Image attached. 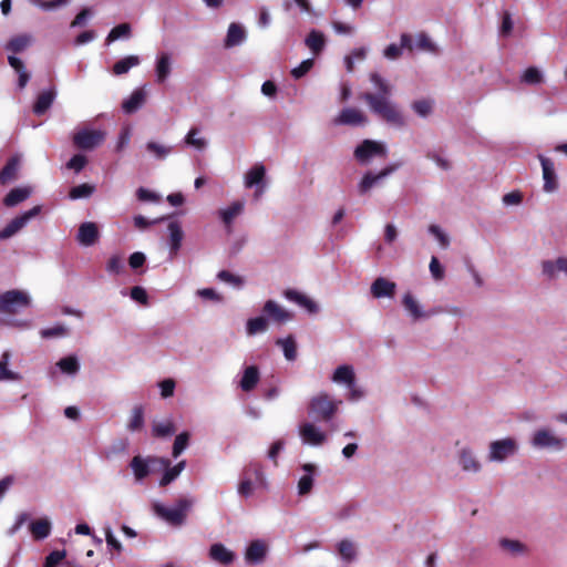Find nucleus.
I'll return each mask as SVG.
<instances>
[{
    "label": "nucleus",
    "instance_id": "obj_64",
    "mask_svg": "<svg viewBox=\"0 0 567 567\" xmlns=\"http://www.w3.org/2000/svg\"><path fill=\"white\" fill-rule=\"evenodd\" d=\"M124 270V262L121 256H112L106 264V271L112 275H120Z\"/></svg>",
    "mask_w": 567,
    "mask_h": 567
},
{
    "label": "nucleus",
    "instance_id": "obj_2",
    "mask_svg": "<svg viewBox=\"0 0 567 567\" xmlns=\"http://www.w3.org/2000/svg\"><path fill=\"white\" fill-rule=\"evenodd\" d=\"M528 443L535 451L560 453L567 447V437L551 427L540 426L533 431Z\"/></svg>",
    "mask_w": 567,
    "mask_h": 567
},
{
    "label": "nucleus",
    "instance_id": "obj_22",
    "mask_svg": "<svg viewBox=\"0 0 567 567\" xmlns=\"http://www.w3.org/2000/svg\"><path fill=\"white\" fill-rule=\"evenodd\" d=\"M168 230V245H169V258L173 259L177 256L182 241L184 238V231L179 221H171L167 226Z\"/></svg>",
    "mask_w": 567,
    "mask_h": 567
},
{
    "label": "nucleus",
    "instance_id": "obj_61",
    "mask_svg": "<svg viewBox=\"0 0 567 567\" xmlns=\"http://www.w3.org/2000/svg\"><path fill=\"white\" fill-rule=\"evenodd\" d=\"M217 278L225 282V284H228L233 287H236V288H240L243 285H244V280L241 277L237 276V275H234L231 274L230 271L228 270H220L218 274H217Z\"/></svg>",
    "mask_w": 567,
    "mask_h": 567
},
{
    "label": "nucleus",
    "instance_id": "obj_7",
    "mask_svg": "<svg viewBox=\"0 0 567 567\" xmlns=\"http://www.w3.org/2000/svg\"><path fill=\"white\" fill-rule=\"evenodd\" d=\"M353 154L360 164L365 165L374 157L385 158L388 156V148L382 142L364 140L355 147Z\"/></svg>",
    "mask_w": 567,
    "mask_h": 567
},
{
    "label": "nucleus",
    "instance_id": "obj_4",
    "mask_svg": "<svg viewBox=\"0 0 567 567\" xmlns=\"http://www.w3.org/2000/svg\"><path fill=\"white\" fill-rule=\"evenodd\" d=\"M194 501L190 498H179L172 507H167L161 503H154L153 509L157 516L173 526H182L187 517V512L193 506Z\"/></svg>",
    "mask_w": 567,
    "mask_h": 567
},
{
    "label": "nucleus",
    "instance_id": "obj_27",
    "mask_svg": "<svg viewBox=\"0 0 567 567\" xmlns=\"http://www.w3.org/2000/svg\"><path fill=\"white\" fill-rule=\"evenodd\" d=\"M245 209L244 200H235L228 207L219 209L218 216L228 231L231 228L233 221L236 217L241 215Z\"/></svg>",
    "mask_w": 567,
    "mask_h": 567
},
{
    "label": "nucleus",
    "instance_id": "obj_40",
    "mask_svg": "<svg viewBox=\"0 0 567 567\" xmlns=\"http://www.w3.org/2000/svg\"><path fill=\"white\" fill-rule=\"evenodd\" d=\"M331 380L337 384H343L346 386L351 385V383L355 381L354 370L348 364L339 365L334 370Z\"/></svg>",
    "mask_w": 567,
    "mask_h": 567
},
{
    "label": "nucleus",
    "instance_id": "obj_31",
    "mask_svg": "<svg viewBox=\"0 0 567 567\" xmlns=\"http://www.w3.org/2000/svg\"><path fill=\"white\" fill-rule=\"evenodd\" d=\"M172 71V59L166 52L157 55L155 63V75L157 83H164L171 75Z\"/></svg>",
    "mask_w": 567,
    "mask_h": 567
},
{
    "label": "nucleus",
    "instance_id": "obj_14",
    "mask_svg": "<svg viewBox=\"0 0 567 567\" xmlns=\"http://www.w3.org/2000/svg\"><path fill=\"white\" fill-rule=\"evenodd\" d=\"M543 173V190L547 194L555 193L559 187L558 176L556 173L555 163L551 158L542 154L538 155Z\"/></svg>",
    "mask_w": 567,
    "mask_h": 567
},
{
    "label": "nucleus",
    "instance_id": "obj_42",
    "mask_svg": "<svg viewBox=\"0 0 567 567\" xmlns=\"http://www.w3.org/2000/svg\"><path fill=\"white\" fill-rule=\"evenodd\" d=\"M10 352L4 351L0 359V382L3 381H20L22 379L21 374L8 369V364L10 361Z\"/></svg>",
    "mask_w": 567,
    "mask_h": 567
},
{
    "label": "nucleus",
    "instance_id": "obj_13",
    "mask_svg": "<svg viewBox=\"0 0 567 567\" xmlns=\"http://www.w3.org/2000/svg\"><path fill=\"white\" fill-rule=\"evenodd\" d=\"M497 547L502 555L512 559L526 557L530 551L526 543L509 537L498 538Z\"/></svg>",
    "mask_w": 567,
    "mask_h": 567
},
{
    "label": "nucleus",
    "instance_id": "obj_41",
    "mask_svg": "<svg viewBox=\"0 0 567 567\" xmlns=\"http://www.w3.org/2000/svg\"><path fill=\"white\" fill-rule=\"evenodd\" d=\"M29 528L33 538L37 540H41L50 535L52 525L49 518H40L32 522Z\"/></svg>",
    "mask_w": 567,
    "mask_h": 567
},
{
    "label": "nucleus",
    "instance_id": "obj_28",
    "mask_svg": "<svg viewBox=\"0 0 567 567\" xmlns=\"http://www.w3.org/2000/svg\"><path fill=\"white\" fill-rule=\"evenodd\" d=\"M208 555L213 561L224 566L230 565L236 558L235 553L228 549L221 543L213 544L209 548Z\"/></svg>",
    "mask_w": 567,
    "mask_h": 567
},
{
    "label": "nucleus",
    "instance_id": "obj_52",
    "mask_svg": "<svg viewBox=\"0 0 567 567\" xmlns=\"http://www.w3.org/2000/svg\"><path fill=\"white\" fill-rule=\"evenodd\" d=\"M245 475L250 478L254 477L256 484L266 487L267 481L260 464L250 463L245 470Z\"/></svg>",
    "mask_w": 567,
    "mask_h": 567
},
{
    "label": "nucleus",
    "instance_id": "obj_35",
    "mask_svg": "<svg viewBox=\"0 0 567 567\" xmlns=\"http://www.w3.org/2000/svg\"><path fill=\"white\" fill-rule=\"evenodd\" d=\"M337 551L342 561L347 564L353 563L358 556L357 545L354 544V542L348 538L341 539L337 544Z\"/></svg>",
    "mask_w": 567,
    "mask_h": 567
},
{
    "label": "nucleus",
    "instance_id": "obj_20",
    "mask_svg": "<svg viewBox=\"0 0 567 567\" xmlns=\"http://www.w3.org/2000/svg\"><path fill=\"white\" fill-rule=\"evenodd\" d=\"M100 231L97 225L93 221H84L79 226L76 240L81 246L91 247L97 243Z\"/></svg>",
    "mask_w": 567,
    "mask_h": 567
},
{
    "label": "nucleus",
    "instance_id": "obj_11",
    "mask_svg": "<svg viewBox=\"0 0 567 567\" xmlns=\"http://www.w3.org/2000/svg\"><path fill=\"white\" fill-rule=\"evenodd\" d=\"M400 164H391L382 168L379 173L367 172L358 184L360 195L368 194L373 187L379 186L386 177L394 173Z\"/></svg>",
    "mask_w": 567,
    "mask_h": 567
},
{
    "label": "nucleus",
    "instance_id": "obj_63",
    "mask_svg": "<svg viewBox=\"0 0 567 567\" xmlns=\"http://www.w3.org/2000/svg\"><path fill=\"white\" fill-rule=\"evenodd\" d=\"M429 233L435 237L442 248L449 247L450 238L439 225H430Z\"/></svg>",
    "mask_w": 567,
    "mask_h": 567
},
{
    "label": "nucleus",
    "instance_id": "obj_62",
    "mask_svg": "<svg viewBox=\"0 0 567 567\" xmlns=\"http://www.w3.org/2000/svg\"><path fill=\"white\" fill-rule=\"evenodd\" d=\"M522 81L527 84H538L543 81V74L537 68L530 66L523 73Z\"/></svg>",
    "mask_w": 567,
    "mask_h": 567
},
{
    "label": "nucleus",
    "instance_id": "obj_32",
    "mask_svg": "<svg viewBox=\"0 0 567 567\" xmlns=\"http://www.w3.org/2000/svg\"><path fill=\"white\" fill-rule=\"evenodd\" d=\"M260 380V373L256 365H249L244 369L239 386L245 392L252 391Z\"/></svg>",
    "mask_w": 567,
    "mask_h": 567
},
{
    "label": "nucleus",
    "instance_id": "obj_25",
    "mask_svg": "<svg viewBox=\"0 0 567 567\" xmlns=\"http://www.w3.org/2000/svg\"><path fill=\"white\" fill-rule=\"evenodd\" d=\"M371 293L374 298H392L396 290V284L384 278H377L371 285Z\"/></svg>",
    "mask_w": 567,
    "mask_h": 567
},
{
    "label": "nucleus",
    "instance_id": "obj_26",
    "mask_svg": "<svg viewBox=\"0 0 567 567\" xmlns=\"http://www.w3.org/2000/svg\"><path fill=\"white\" fill-rule=\"evenodd\" d=\"M157 463H159L165 468V472L159 481L161 486H166L175 481L186 466V461H181L176 465L171 466V461L167 458H158Z\"/></svg>",
    "mask_w": 567,
    "mask_h": 567
},
{
    "label": "nucleus",
    "instance_id": "obj_6",
    "mask_svg": "<svg viewBox=\"0 0 567 567\" xmlns=\"http://www.w3.org/2000/svg\"><path fill=\"white\" fill-rule=\"evenodd\" d=\"M32 305L31 296L23 290H8L0 293V313L17 315Z\"/></svg>",
    "mask_w": 567,
    "mask_h": 567
},
{
    "label": "nucleus",
    "instance_id": "obj_5",
    "mask_svg": "<svg viewBox=\"0 0 567 567\" xmlns=\"http://www.w3.org/2000/svg\"><path fill=\"white\" fill-rule=\"evenodd\" d=\"M519 443L516 439L506 436L488 443L487 461L491 463H505L518 454Z\"/></svg>",
    "mask_w": 567,
    "mask_h": 567
},
{
    "label": "nucleus",
    "instance_id": "obj_34",
    "mask_svg": "<svg viewBox=\"0 0 567 567\" xmlns=\"http://www.w3.org/2000/svg\"><path fill=\"white\" fill-rule=\"evenodd\" d=\"M305 474L299 478L298 482V494L307 495L311 492L315 482L316 465L305 464L302 466Z\"/></svg>",
    "mask_w": 567,
    "mask_h": 567
},
{
    "label": "nucleus",
    "instance_id": "obj_50",
    "mask_svg": "<svg viewBox=\"0 0 567 567\" xmlns=\"http://www.w3.org/2000/svg\"><path fill=\"white\" fill-rule=\"evenodd\" d=\"M199 128L192 127L186 136L184 137V144L192 146L198 151H203L207 146V141L204 137H199Z\"/></svg>",
    "mask_w": 567,
    "mask_h": 567
},
{
    "label": "nucleus",
    "instance_id": "obj_19",
    "mask_svg": "<svg viewBox=\"0 0 567 567\" xmlns=\"http://www.w3.org/2000/svg\"><path fill=\"white\" fill-rule=\"evenodd\" d=\"M334 123L339 125L363 126L368 123V117L355 107H346L339 113Z\"/></svg>",
    "mask_w": 567,
    "mask_h": 567
},
{
    "label": "nucleus",
    "instance_id": "obj_1",
    "mask_svg": "<svg viewBox=\"0 0 567 567\" xmlns=\"http://www.w3.org/2000/svg\"><path fill=\"white\" fill-rule=\"evenodd\" d=\"M370 81L377 89V93H363V99L370 110L380 118L385 121L389 125L396 128L404 127L406 120L400 107L390 100L392 93L391 85L378 73H371Z\"/></svg>",
    "mask_w": 567,
    "mask_h": 567
},
{
    "label": "nucleus",
    "instance_id": "obj_36",
    "mask_svg": "<svg viewBox=\"0 0 567 567\" xmlns=\"http://www.w3.org/2000/svg\"><path fill=\"white\" fill-rule=\"evenodd\" d=\"M262 310L277 322H286L291 319V315L274 300L266 301Z\"/></svg>",
    "mask_w": 567,
    "mask_h": 567
},
{
    "label": "nucleus",
    "instance_id": "obj_60",
    "mask_svg": "<svg viewBox=\"0 0 567 567\" xmlns=\"http://www.w3.org/2000/svg\"><path fill=\"white\" fill-rule=\"evenodd\" d=\"M188 441L189 434L187 432H183L175 437L172 451L174 457H178L186 450Z\"/></svg>",
    "mask_w": 567,
    "mask_h": 567
},
{
    "label": "nucleus",
    "instance_id": "obj_57",
    "mask_svg": "<svg viewBox=\"0 0 567 567\" xmlns=\"http://www.w3.org/2000/svg\"><path fill=\"white\" fill-rule=\"evenodd\" d=\"M146 150L154 154L157 159H164L172 153L171 146H166L156 142H148L146 144Z\"/></svg>",
    "mask_w": 567,
    "mask_h": 567
},
{
    "label": "nucleus",
    "instance_id": "obj_10",
    "mask_svg": "<svg viewBox=\"0 0 567 567\" xmlns=\"http://www.w3.org/2000/svg\"><path fill=\"white\" fill-rule=\"evenodd\" d=\"M266 166L262 163H256L244 175L245 188H254V196L258 199L267 188Z\"/></svg>",
    "mask_w": 567,
    "mask_h": 567
},
{
    "label": "nucleus",
    "instance_id": "obj_54",
    "mask_svg": "<svg viewBox=\"0 0 567 567\" xmlns=\"http://www.w3.org/2000/svg\"><path fill=\"white\" fill-rule=\"evenodd\" d=\"M131 34V25L128 23H121L116 27H114L109 35L106 37V43H111L113 41H116L121 38H128Z\"/></svg>",
    "mask_w": 567,
    "mask_h": 567
},
{
    "label": "nucleus",
    "instance_id": "obj_21",
    "mask_svg": "<svg viewBox=\"0 0 567 567\" xmlns=\"http://www.w3.org/2000/svg\"><path fill=\"white\" fill-rule=\"evenodd\" d=\"M156 457L134 456L130 462V467L134 474L136 482H142L151 474V465L157 463Z\"/></svg>",
    "mask_w": 567,
    "mask_h": 567
},
{
    "label": "nucleus",
    "instance_id": "obj_59",
    "mask_svg": "<svg viewBox=\"0 0 567 567\" xmlns=\"http://www.w3.org/2000/svg\"><path fill=\"white\" fill-rule=\"evenodd\" d=\"M32 4L35 7H39L40 9L44 11H53L60 7L66 6L70 0H29Z\"/></svg>",
    "mask_w": 567,
    "mask_h": 567
},
{
    "label": "nucleus",
    "instance_id": "obj_43",
    "mask_svg": "<svg viewBox=\"0 0 567 567\" xmlns=\"http://www.w3.org/2000/svg\"><path fill=\"white\" fill-rule=\"evenodd\" d=\"M33 41L32 35L23 33L13 37L7 44L6 49L12 53L24 51Z\"/></svg>",
    "mask_w": 567,
    "mask_h": 567
},
{
    "label": "nucleus",
    "instance_id": "obj_45",
    "mask_svg": "<svg viewBox=\"0 0 567 567\" xmlns=\"http://www.w3.org/2000/svg\"><path fill=\"white\" fill-rule=\"evenodd\" d=\"M305 43L315 54H318L324 48V35L320 31L311 30L307 35Z\"/></svg>",
    "mask_w": 567,
    "mask_h": 567
},
{
    "label": "nucleus",
    "instance_id": "obj_51",
    "mask_svg": "<svg viewBox=\"0 0 567 567\" xmlns=\"http://www.w3.org/2000/svg\"><path fill=\"white\" fill-rule=\"evenodd\" d=\"M39 333L43 339H54L68 337L70 330L66 326L59 323L51 328L41 329Z\"/></svg>",
    "mask_w": 567,
    "mask_h": 567
},
{
    "label": "nucleus",
    "instance_id": "obj_9",
    "mask_svg": "<svg viewBox=\"0 0 567 567\" xmlns=\"http://www.w3.org/2000/svg\"><path fill=\"white\" fill-rule=\"evenodd\" d=\"M299 436L305 445L322 446L329 441V433L313 422H302L298 427Z\"/></svg>",
    "mask_w": 567,
    "mask_h": 567
},
{
    "label": "nucleus",
    "instance_id": "obj_33",
    "mask_svg": "<svg viewBox=\"0 0 567 567\" xmlns=\"http://www.w3.org/2000/svg\"><path fill=\"white\" fill-rule=\"evenodd\" d=\"M20 169V157L12 156L0 171V185L9 184L17 179Z\"/></svg>",
    "mask_w": 567,
    "mask_h": 567
},
{
    "label": "nucleus",
    "instance_id": "obj_49",
    "mask_svg": "<svg viewBox=\"0 0 567 567\" xmlns=\"http://www.w3.org/2000/svg\"><path fill=\"white\" fill-rule=\"evenodd\" d=\"M268 329V320L262 317L251 318L246 323V332L248 336H256L266 332Z\"/></svg>",
    "mask_w": 567,
    "mask_h": 567
},
{
    "label": "nucleus",
    "instance_id": "obj_8",
    "mask_svg": "<svg viewBox=\"0 0 567 567\" xmlns=\"http://www.w3.org/2000/svg\"><path fill=\"white\" fill-rule=\"evenodd\" d=\"M456 463L465 474L477 475L483 471V463L470 445H463L456 451Z\"/></svg>",
    "mask_w": 567,
    "mask_h": 567
},
{
    "label": "nucleus",
    "instance_id": "obj_23",
    "mask_svg": "<svg viewBox=\"0 0 567 567\" xmlns=\"http://www.w3.org/2000/svg\"><path fill=\"white\" fill-rule=\"evenodd\" d=\"M284 296L287 300L305 308L311 315L319 312V305L315 300H312L311 298L296 289L285 290Z\"/></svg>",
    "mask_w": 567,
    "mask_h": 567
},
{
    "label": "nucleus",
    "instance_id": "obj_46",
    "mask_svg": "<svg viewBox=\"0 0 567 567\" xmlns=\"http://www.w3.org/2000/svg\"><path fill=\"white\" fill-rule=\"evenodd\" d=\"M411 109L417 116L426 118L433 113L434 101L431 99L415 100L412 102Z\"/></svg>",
    "mask_w": 567,
    "mask_h": 567
},
{
    "label": "nucleus",
    "instance_id": "obj_12",
    "mask_svg": "<svg viewBox=\"0 0 567 567\" xmlns=\"http://www.w3.org/2000/svg\"><path fill=\"white\" fill-rule=\"evenodd\" d=\"M105 132L101 130L82 128L73 135V144L81 150H93L105 140Z\"/></svg>",
    "mask_w": 567,
    "mask_h": 567
},
{
    "label": "nucleus",
    "instance_id": "obj_16",
    "mask_svg": "<svg viewBox=\"0 0 567 567\" xmlns=\"http://www.w3.org/2000/svg\"><path fill=\"white\" fill-rule=\"evenodd\" d=\"M80 368L79 358L75 354H70L60 359L54 367L50 368L48 377L53 380L56 378L58 371H60L62 374L74 378L79 373Z\"/></svg>",
    "mask_w": 567,
    "mask_h": 567
},
{
    "label": "nucleus",
    "instance_id": "obj_3",
    "mask_svg": "<svg viewBox=\"0 0 567 567\" xmlns=\"http://www.w3.org/2000/svg\"><path fill=\"white\" fill-rule=\"evenodd\" d=\"M341 404V400H336L328 393L320 392L310 399L308 414L315 420L328 423L338 413Z\"/></svg>",
    "mask_w": 567,
    "mask_h": 567
},
{
    "label": "nucleus",
    "instance_id": "obj_29",
    "mask_svg": "<svg viewBox=\"0 0 567 567\" xmlns=\"http://www.w3.org/2000/svg\"><path fill=\"white\" fill-rule=\"evenodd\" d=\"M400 45L395 43H391L388 45L384 51L383 55L388 60H396L402 54V49H408L409 51H412L414 49L412 38L408 33H402L400 38Z\"/></svg>",
    "mask_w": 567,
    "mask_h": 567
},
{
    "label": "nucleus",
    "instance_id": "obj_38",
    "mask_svg": "<svg viewBox=\"0 0 567 567\" xmlns=\"http://www.w3.org/2000/svg\"><path fill=\"white\" fill-rule=\"evenodd\" d=\"M246 40V31L238 23H230L227 30V35L225 39V47L233 48L241 44Z\"/></svg>",
    "mask_w": 567,
    "mask_h": 567
},
{
    "label": "nucleus",
    "instance_id": "obj_37",
    "mask_svg": "<svg viewBox=\"0 0 567 567\" xmlns=\"http://www.w3.org/2000/svg\"><path fill=\"white\" fill-rule=\"evenodd\" d=\"M55 96H56V92L54 89H49V90L41 92L38 95L37 101L33 105V112L37 115L44 114L51 107L53 101L55 100Z\"/></svg>",
    "mask_w": 567,
    "mask_h": 567
},
{
    "label": "nucleus",
    "instance_id": "obj_17",
    "mask_svg": "<svg viewBox=\"0 0 567 567\" xmlns=\"http://www.w3.org/2000/svg\"><path fill=\"white\" fill-rule=\"evenodd\" d=\"M402 305L413 322L429 319L433 315L437 313V311L434 310H424L422 305L415 299V297L411 292H406L403 295Z\"/></svg>",
    "mask_w": 567,
    "mask_h": 567
},
{
    "label": "nucleus",
    "instance_id": "obj_24",
    "mask_svg": "<svg viewBox=\"0 0 567 567\" xmlns=\"http://www.w3.org/2000/svg\"><path fill=\"white\" fill-rule=\"evenodd\" d=\"M267 544L261 539L252 540L245 551V559L248 564L258 565L261 564L267 555Z\"/></svg>",
    "mask_w": 567,
    "mask_h": 567
},
{
    "label": "nucleus",
    "instance_id": "obj_18",
    "mask_svg": "<svg viewBox=\"0 0 567 567\" xmlns=\"http://www.w3.org/2000/svg\"><path fill=\"white\" fill-rule=\"evenodd\" d=\"M542 275L548 280H556L560 274L567 276V257L542 261Z\"/></svg>",
    "mask_w": 567,
    "mask_h": 567
},
{
    "label": "nucleus",
    "instance_id": "obj_48",
    "mask_svg": "<svg viewBox=\"0 0 567 567\" xmlns=\"http://www.w3.org/2000/svg\"><path fill=\"white\" fill-rule=\"evenodd\" d=\"M175 425L172 419H166L162 422H153L152 433L157 437L171 436L175 433Z\"/></svg>",
    "mask_w": 567,
    "mask_h": 567
},
{
    "label": "nucleus",
    "instance_id": "obj_55",
    "mask_svg": "<svg viewBox=\"0 0 567 567\" xmlns=\"http://www.w3.org/2000/svg\"><path fill=\"white\" fill-rule=\"evenodd\" d=\"M144 425V410L142 406H134L132 410V416L127 424L130 431H138Z\"/></svg>",
    "mask_w": 567,
    "mask_h": 567
},
{
    "label": "nucleus",
    "instance_id": "obj_39",
    "mask_svg": "<svg viewBox=\"0 0 567 567\" xmlns=\"http://www.w3.org/2000/svg\"><path fill=\"white\" fill-rule=\"evenodd\" d=\"M32 189L28 186L25 187H16L11 189L4 197L3 204L7 207H14L20 203L24 202L30 197Z\"/></svg>",
    "mask_w": 567,
    "mask_h": 567
},
{
    "label": "nucleus",
    "instance_id": "obj_44",
    "mask_svg": "<svg viewBox=\"0 0 567 567\" xmlns=\"http://www.w3.org/2000/svg\"><path fill=\"white\" fill-rule=\"evenodd\" d=\"M141 60L137 55H127L118 60L112 69L114 75L126 74L132 68L137 66Z\"/></svg>",
    "mask_w": 567,
    "mask_h": 567
},
{
    "label": "nucleus",
    "instance_id": "obj_56",
    "mask_svg": "<svg viewBox=\"0 0 567 567\" xmlns=\"http://www.w3.org/2000/svg\"><path fill=\"white\" fill-rule=\"evenodd\" d=\"M358 512V505L354 503H348L342 505L333 513V517L338 520H347L353 517Z\"/></svg>",
    "mask_w": 567,
    "mask_h": 567
},
{
    "label": "nucleus",
    "instance_id": "obj_15",
    "mask_svg": "<svg viewBox=\"0 0 567 567\" xmlns=\"http://www.w3.org/2000/svg\"><path fill=\"white\" fill-rule=\"evenodd\" d=\"M40 207L35 206L22 215L13 218L2 230H0V240H6L20 231L32 218L38 216Z\"/></svg>",
    "mask_w": 567,
    "mask_h": 567
},
{
    "label": "nucleus",
    "instance_id": "obj_47",
    "mask_svg": "<svg viewBox=\"0 0 567 567\" xmlns=\"http://www.w3.org/2000/svg\"><path fill=\"white\" fill-rule=\"evenodd\" d=\"M276 344L282 349L284 355L288 361H295L297 358V343L292 336L278 339Z\"/></svg>",
    "mask_w": 567,
    "mask_h": 567
},
{
    "label": "nucleus",
    "instance_id": "obj_30",
    "mask_svg": "<svg viewBox=\"0 0 567 567\" xmlns=\"http://www.w3.org/2000/svg\"><path fill=\"white\" fill-rule=\"evenodd\" d=\"M146 95L147 93L143 87L134 90L130 97L122 103L124 113L132 114L136 112L145 103Z\"/></svg>",
    "mask_w": 567,
    "mask_h": 567
},
{
    "label": "nucleus",
    "instance_id": "obj_53",
    "mask_svg": "<svg viewBox=\"0 0 567 567\" xmlns=\"http://www.w3.org/2000/svg\"><path fill=\"white\" fill-rule=\"evenodd\" d=\"M425 157L434 162L437 165V167H440L443 171H449L452 167L451 162L443 155L442 152L429 150L425 153Z\"/></svg>",
    "mask_w": 567,
    "mask_h": 567
},
{
    "label": "nucleus",
    "instance_id": "obj_58",
    "mask_svg": "<svg viewBox=\"0 0 567 567\" xmlns=\"http://www.w3.org/2000/svg\"><path fill=\"white\" fill-rule=\"evenodd\" d=\"M94 186L90 184H81L71 188L69 197L71 199L87 198L94 193Z\"/></svg>",
    "mask_w": 567,
    "mask_h": 567
}]
</instances>
